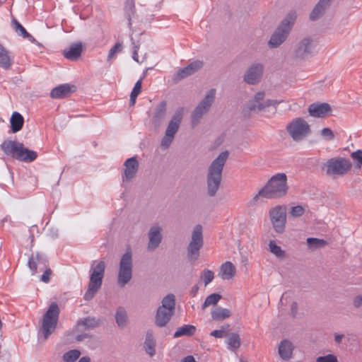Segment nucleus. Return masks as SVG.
Wrapping results in <instances>:
<instances>
[{"label":"nucleus","instance_id":"nucleus-13","mask_svg":"<svg viewBox=\"0 0 362 362\" xmlns=\"http://www.w3.org/2000/svg\"><path fill=\"white\" fill-rule=\"evenodd\" d=\"M269 217L274 230L277 233H283L286 223V209L284 206H276L269 211Z\"/></svg>","mask_w":362,"mask_h":362},{"label":"nucleus","instance_id":"nucleus-38","mask_svg":"<svg viewBox=\"0 0 362 362\" xmlns=\"http://www.w3.org/2000/svg\"><path fill=\"white\" fill-rule=\"evenodd\" d=\"M269 250L276 257L279 258H285L286 252L281 247L276 244L274 240H270L269 243Z\"/></svg>","mask_w":362,"mask_h":362},{"label":"nucleus","instance_id":"nucleus-50","mask_svg":"<svg viewBox=\"0 0 362 362\" xmlns=\"http://www.w3.org/2000/svg\"><path fill=\"white\" fill-rule=\"evenodd\" d=\"M321 136L328 141L332 140L334 138L332 130L328 127L323 128L321 130Z\"/></svg>","mask_w":362,"mask_h":362},{"label":"nucleus","instance_id":"nucleus-15","mask_svg":"<svg viewBox=\"0 0 362 362\" xmlns=\"http://www.w3.org/2000/svg\"><path fill=\"white\" fill-rule=\"evenodd\" d=\"M148 238L147 249L148 251H154L162 242V228L158 223L153 224L148 230Z\"/></svg>","mask_w":362,"mask_h":362},{"label":"nucleus","instance_id":"nucleus-25","mask_svg":"<svg viewBox=\"0 0 362 362\" xmlns=\"http://www.w3.org/2000/svg\"><path fill=\"white\" fill-rule=\"evenodd\" d=\"M76 90V86L64 83L54 88L50 93V96L52 98L60 99L64 98L69 95L71 92Z\"/></svg>","mask_w":362,"mask_h":362},{"label":"nucleus","instance_id":"nucleus-21","mask_svg":"<svg viewBox=\"0 0 362 362\" xmlns=\"http://www.w3.org/2000/svg\"><path fill=\"white\" fill-rule=\"evenodd\" d=\"M83 50V45L81 42H74L63 50V55L70 61H77L81 57Z\"/></svg>","mask_w":362,"mask_h":362},{"label":"nucleus","instance_id":"nucleus-28","mask_svg":"<svg viewBox=\"0 0 362 362\" xmlns=\"http://www.w3.org/2000/svg\"><path fill=\"white\" fill-rule=\"evenodd\" d=\"M235 267L230 262H226L223 263L220 268L219 274L223 279H230L235 274Z\"/></svg>","mask_w":362,"mask_h":362},{"label":"nucleus","instance_id":"nucleus-47","mask_svg":"<svg viewBox=\"0 0 362 362\" xmlns=\"http://www.w3.org/2000/svg\"><path fill=\"white\" fill-rule=\"evenodd\" d=\"M44 267L40 268V270H42ZM45 270L44 272V274L40 276V280L44 283H48L50 281V276L52 274V269L48 267V265L45 267Z\"/></svg>","mask_w":362,"mask_h":362},{"label":"nucleus","instance_id":"nucleus-51","mask_svg":"<svg viewBox=\"0 0 362 362\" xmlns=\"http://www.w3.org/2000/svg\"><path fill=\"white\" fill-rule=\"evenodd\" d=\"M305 212V209L302 206L298 205L296 206H293L291 210V214L293 217H299L301 216Z\"/></svg>","mask_w":362,"mask_h":362},{"label":"nucleus","instance_id":"nucleus-10","mask_svg":"<svg viewBox=\"0 0 362 362\" xmlns=\"http://www.w3.org/2000/svg\"><path fill=\"white\" fill-rule=\"evenodd\" d=\"M351 161L345 158H332L325 163L326 173L329 175H344L351 168Z\"/></svg>","mask_w":362,"mask_h":362},{"label":"nucleus","instance_id":"nucleus-12","mask_svg":"<svg viewBox=\"0 0 362 362\" xmlns=\"http://www.w3.org/2000/svg\"><path fill=\"white\" fill-rule=\"evenodd\" d=\"M265 92L259 91L250 100L247 105V109L249 112H258L264 110L266 107L274 106L276 107L283 100L267 99L264 100Z\"/></svg>","mask_w":362,"mask_h":362},{"label":"nucleus","instance_id":"nucleus-58","mask_svg":"<svg viewBox=\"0 0 362 362\" xmlns=\"http://www.w3.org/2000/svg\"><path fill=\"white\" fill-rule=\"evenodd\" d=\"M92 337L91 334H89L88 333H81L76 337V340L77 341H81L84 340L85 339H90Z\"/></svg>","mask_w":362,"mask_h":362},{"label":"nucleus","instance_id":"nucleus-17","mask_svg":"<svg viewBox=\"0 0 362 362\" xmlns=\"http://www.w3.org/2000/svg\"><path fill=\"white\" fill-rule=\"evenodd\" d=\"M309 115L313 117H325L332 112V107L327 103H314L308 106Z\"/></svg>","mask_w":362,"mask_h":362},{"label":"nucleus","instance_id":"nucleus-32","mask_svg":"<svg viewBox=\"0 0 362 362\" xmlns=\"http://www.w3.org/2000/svg\"><path fill=\"white\" fill-rule=\"evenodd\" d=\"M231 315L230 310L218 307L211 312V317L216 321H222Z\"/></svg>","mask_w":362,"mask_h":362},{"label":"nucleus","instance_id":"nucleus-3","mask_svg":"<svg viewBox=\"0 0 362 362\" xmlns=\"http://www.w3.org/2000/svg\"><path fill=\"white\" fill-rule=\"evenodd\" d=\"M287 176L284 173L273 175L261 189L266 199H277L285 196L288 192Z\"/></svg>","mask_w":362,"mask_h":362},{"label":"nucleus","instance_id":"nucleus-27","mask_svg":"<svg viewBox=\"0 0 362 362\" xmlns=\"http://www.w3.org/2000/svg\"><path fill=\"white\" fill-rule=\"evenodd\" d=\"M294 346L288 339L282 340L279 345V354L283 360H289L293 354Z\"/></svg>","mask_w":362,"mask_h":362},{"label":"nucleus","instance_id":"nucleus-40","mask_svg":"<svg viewBox=\"0 0 362 362\" xmlns=\"http://www.w3.org/2000/svg\"><path fill=\"white\" fill-rule=\"evenodd\" d=\"M227 343L230 346H231L234 349L239 348L241 344V341L239 334L237 333L229 334Z\"/></svg>","mask_w":362,"mask_h":362},{"label":"nucleus","instance_id":"nucleus-36","mask_svg":"<svg viewBox=\"0 0 362 362\" xmlns=\"http://www.w3.org/2000/svg\"><path fill=\"white\" fill-rule=\"evenodd\" d=\"M116 322L120 328H124L127 325V314L125 309L123 307H119L115 313Z\"/></svg>","mask_w":362,"mask_h":362},{"label":"nucleus","instance_id":"nucleus-39","mask_svg":"<svg viewBox=\"0 0 362 362\" xmlns=\"http://www.w3.org/2000/svg\"><path fill=\"white\" fill-rule=\"evenodd\" d=\"M80 356V351L77 349H72L64 354L62 358L65 362H75Z\"/></svg>","mask_w":362,"mask_h":362},{"label":"nucleus","instance_id":"nucleus-57","mask_svg":"<svg viewBox=\"0 0 362 362\" xmlns=\"http://www.w3.org/2000/svg\"><path fill=\"white\" fill-rule=\"evenodd\" d=\"M262 197L265 198L264 194H261V189L259 191V192L250 200V204L251 206L255 205L257 202L259 200V198Z\"/></svg>","mask_w":362,"mask_h":362},{"label":"nucleus","instance_id":"nucleus-7","mask_svg":"<svg viewBox=\"0 0 362 362\" xmlns=\"http://www.w3.org/2000/svg\"><path fill=\"white\" fill-rule=\"evenodd\" d=\"M132 268V252L131 248L128 247L119 262L117 284L121 287L124 286L131 280Z\"/></svg>","mask_w":362,"mask_h":362},{"label":"nucleus","instance_id":"nucleus-9","mask_svg":"<svg viewBox=\"0 0 362 362\" xmlns=\"http://www.w3.org/2000/svg\"><path fill=\"white\" fill-rule=\"evenodd\" d=\"M216 95V89L211 88L195 107L191 115V123L192 127L197 126L204 115L209 111L212 105Z\"/></svg>","mask_w":362,"mask_h":362},{"label":"nucleus","instance_id":"nucleus-46","mask_svg":"<svg viewBox=\"0 0 362 362\" xmlns=\"http://www.w3.org/2000/svg\"><path fill=\"white\" fill-rule=\"evenodd\" d=\"M189 76H191V74L185 66L182 69H179V71L175 75L174 81L175 82H178V81L187 78Z\"/></svg>","mask_w":362,"mask_h":362},{"label":"nucleus","instance_id":"nucleus-45","mask_svg":"<svg viewBox=\"0 0 362 362\" xmlns=\"http://www.w3.org/2000/svg\"><path fill=\"white\" fill-rule=\"evenodd\" d=\"M12 23L15 31L23 37L28 35V32L25 28L16 19L13 18Z\"/></svg>","mask_w":362,"mask_h":362},{"label":"nucleus","instance_id":"nucleus-55","mask_svg":"<svg viewBox=\"0 0 362 362\" xmlns=\"http://www.w3.org/2000/svg\"><path fill=\"white\" fill-rule=\"evenodd\" d=\"M10 354L6 350L1 351V346L0 345V362H8Z\"/></svg>","mask_w":362,"mask_h":362},{"label":"nucleus","instance_id":"nucleus-30","mask_svg":"<svg viewBox=\"0 0 362 362\" xmlns=\"http://www.w3.org/2000/svg\"><path fill=\"white\" fill-rule=\"evenodd\" d=\"M12 64L10 52L0 43V67L8 69Z\"/></svg>","mask_w":362,"mask_h":362},{"label":"nucleus","instance_id":"nucleus-6","mask_svg":"<svg viewBox=\"0 0 362 362\" xmlns=\"http://www.w3.org/2000/svg\"><path fill=\"white\" fill-rule=\"evenodd\" d=\"M292 17L287 16L272 35L268 46L271 49L279 47L287 39L292 28Z\"/></svg>","mask_w":362,"mask_h":362},{"label":"nucleus","instance_id":"nucleus-2","mask_svg":"<svg viewBox=\"0 0 362 362\" xmlns=\"http://www.w3.org/2000/svg\"><path fill=\"white\" fill-rule=\"evenodd\" d=\"M0 147L5 155L19 161L30 163L37 157V152L25 148L23 143L17 141L5 140Z\"/></svg>","mask_w":362,"mask_h":362},{"label":"nucleus","instance_id":"nucleus-1","mask_svg":"<svg viewBox=\"0 0 362 362\" xmlns=\"http://www.w3.org/2000/svg\"><path fill=\"white\" fill-rule=\"evenodd\" d=\"M228 156L229 153L228 151L221 152L208 168L206 173V194L210 197H215L220 188L223 167Z\"/></svg>","mask_w":362,"mask_h":362},{"label":"nucleus","instance_id":"nucleus-42","mask_svg":"<svg viewBox=\"0 0 362 362\" xmlns=\"http://www.w3.org/2000/svg\"><path fill=\"white\" fill-rule=\"evenodd\" d=\"M105 270V263L104 261H100L96 266L92 268L91 274L100 276L103 279Z\"/></svg>","mask_w":362,"mask_h":362},{"label":"nucleus","instance_id":"nucleus-31","mask_svg":"<svg viewBox=\"0 0 362 362\" xmlns=\"http://www.w3.org/2000/svg\"><path fill=\"white\" fill-rule=\"evenodd\" d=\"M195 332V326L191 325H185L177 328V331L174 333V337L178 338L182 336L191 337L194 334Z\"/></svg>","mask_w":362,"mask_h":362},{"label":"nucleus","instance_id":"nucleus-8","mask_svg":"<svg viewBox=\"0 0 362 362\" xmlns=\"http://www.w3.org/2000/svg\"><path fill=\"white\" fill-rule=\"evenodd\" d=\"M204 245L203 228L200 224L197 225L192 233L191 240L187 247V258L192 262L198 259L200 250Z\"/></svg>","mask_w":362,"mask_h":362},{"label":"nucleus","instance_id":"nucleus-62","mask_svg":"<svg viewBox=\"0 0 362 362\" xmlns=\"http://www.w3.org/2000/svg\"><path fill=\"white\" fill-rule=\"evenodd\" d=\"M298 310V304L296 302H293L291 307V311L293 317H295Z\"/></svg>","mask_w":362,"mask_h":362},{"label":"nucleus","instance_id":"nucleus-48","mask_svg":"<svg viewBox=\"0 0 362 362\" xmlns=\"http://www.w3.org/2000/svg\"><path fill=\"white\" fill-rule=\"evenodd\" d=\"M316 362H338L337 357L334 354H327L322 356H318Z\"/></svg>","mask_w":362,"mask_h":362},{"label":"nucleus","instance_id":"nucleus-18","mask_svg":"<svg viewBox=\"0 0 362 362\" xmlns=\"http://www.w3.org/2000/svg\"><path fill=\"white\" fill-rule=\"evenodd\" d=\"M102 284L103 278L90 273L88 288L83 296L84 300L86 301L92 300L100 288Z\"/></svg>","mask_w":362,"mask_h":362},{"label":"nucleus","instance_id":"nucleus-26","mask_svg":"<svg viewBox=\"0 0 362 362\" xmlns=\"http://www.w3.org/2000/svg\"><path fill=\"white\" fill-rule=\"evenodd\" d=\"M175 313L158 307L155 316V325L158 327H163L170 321Z\"/></svg>","mask_w":362,"mask_h":362},{"label":"nucleus","instance_id":"nucleus-37","mask_svg":"<svg viewBox=\"0 0 362 362\" xmlns=\"http://www.w3.org/2000/svg\"><path fill=\"white\" fill-rule=\"evenodd\" d=\"M307 244L310 249L315 250L325 247L327 242L323 239H319L316 238H308L307 239Z\"/></svg>","mask_w":362,"mask_h":362},{"label":"nucleus","instance_id":"nucleus-29","mask_svg":"<svg viewBox=\"0 0 362 362\" xmlns=\"http://www.w3.org/2000/svg\"><path fill=\"white\" fill-rule=\"evenodd\" d=\"M10 123L11 132L16 133L23 128L24 118L19 112H14L11 117Z\"/></svg>","mask_w":362,"mask_h":362},{"label":"nucleus","instance_id":"nucleus-61","mask_svg":"<svg viewBox=\"0 0 362 362\" xmlns=\"http://www.w3.org/2000/svg\"><path fill=\"white\" fill-rule=\"evenodd\" d=\"M344 337V335L342 334H334V341L337 344H340L342 341V339Z\"/></svg>","mask_w":362,"mask_h":362},{"label":"nucleus","instance_id":"nucleus-44","mask_svg":"<svg viewBox=\"0 0 362 362\" xmlns=\"http://www.w3.org/2000/svg\"><path fill=\"white\" fill-rule=\"evenodd\" d=\"M214 278V273L207 269L202 271L201 279L204 281L205 286L208 285Z\"/></svg>","mask_w":362,"mask_h":362},{"label":"nucleus","instance_id":"nucleus-63","mask_svg":"<svg viewBox=\"0 0 362 362\" xmlns=\"http://www.w3.org/2000/svg\"><path fill=\"white\" fill-rule=\"evenodd\" d=\"M23 38H26L28 39L29 41H30L31 42H33V43H36L37 45H40V44L35 39V37L31 35L29 33H28V35L27 36H24Z\"/></svg>","mask_w":362,"mask_h":362},{"label":"nucleus","instance_id":"nucleus-5","mask_svg":"<svg viewBox=\"0 0 362 362\" xmlns=\"http://www.w3.org/2000/svg\"><path fill=\"white\" fill-rule=\"evenodd\" d=\"M286 130L296 142L305 139L312 132L310 125L303 117L293 119L287 124Z\"/></svg>","mask_w":362,"mask_h":362},{"label":"nucleus","instance_id":"nucleus-19","mask_svg":"<svg viewBox=\"0 0 362 362\" xmlns=\"http://www.w3.org/2000/svg\"><path fill=\"white\" fill-rule=\"evenodd\" d=\"M37 264L40 267L42 266L43 267H46L48 265V259L47 257L39 252H37L35 255L32 254L28 262V266L33 275L35 274L38 272Z\"/></svg>","mask_w":362,"mask_h":362},{"label":"nucleus","instance_id":"nucleus-52","mask_svg":"<svg viewBox=\"0 0 362 362\" xmlns=\"http://www.w3.org/2000/svg\"><path fill=\"white\" fill-rule=\"evenodd\" d=\"M142 79H143V78H140L135 83V85L133 88V90L130 94L131 95H133V97H137L140 94V93L141 91V88H142V86H141Z\"/></svg>","mask_w":362,"mask_h":362},{"label":"nucleus","instance_id":"nucleus-34","mask_svg":"<svg viewBox=\"0 0 362 362\" xmlns=\"http://www.w3.org/2000/svg\"><path fill=\"white\" fill-rule=\"evenodd\" d=\"M159 307L162 308V309H166L170 310V312L175 313V296H174V294L170 293L165 296L161 301V305H160Z\"/></svg>","mask_w":362,"mask_h":362},{"label":"nucleus","instance_id":"nucleus-43","mask_svg":"<svg viewBox=\"0 0 362 362\" xmlns=\"http://www.w3.org/2000/svg\"><path fill=\"white\" fill-rule=\"evenodd\" d=\"M203 62L200 60H196L188 64L186 68L189 71L191 75L197 72L203 66Z\"/></svg>","mask_w":362,"mask_h":362},{"label":"nucleus","instance_id":"nucleus-20","mask_svg":"<svg viewBox=\"0 0 362 362\" xmlns=\"http://www.w3.org/2000/svg\"><path fill=\"white\" fill-rule=\"evenodd\" d=\"M167 110V103L162 100L155 108L154 114L152 117V124L156 129H158L163 124Z\"/></svg>","mask_w":362,"mask_h":362},{"label":"nucleus","instance_id":"nucleus-54","mask_svg":"<svg viewBox=\"0 0 362 362\" xmlns=\"http://www.w3.org/2000/svg\"><path fill=\"white\" fill-rule=\"evenodd\" d=\"M174 139V137L171 136H168L165 134V136H163V138L162 139V141H161V146L163 147H164L165 148H168L172 141H173Z\"/></svg>","mask_w":362,"mask_h":362},{"label":"nucleus","instance_id":"nucleus-16","mask_svg":"<svg viewBox=\"0 0 362 362\" xmlns=\"http://www.w3.org/2000/svg\"><path fill=\"white\" fill-rule=\"evenodd\" d=\"M124 172L122 175V181L129 182L135 177L139 168L136 156L127 159L124 163Z\"/></svg>","mask_w":362,"mask_h":362},{"label":"nucleus","instance_id":"nucleus-60","mask_svg":"<svg viewBox=\"0 0 362 362\" xmlns=\"http://www.w3.org/2000/svg\"><path fill=\"white\" fill-rule=\"evenodd\" d=\"M133 48H134V50H133V53H132V58L134 61L139 62L138 50L139 49V46L134 45Z\"/></svg>","mask_w":362,"mask_h":362},{"label":"nucleus","instance_id":"nucleus-11","mask_svg":"<svg viewBox=\"0 0 362 362\" xmlns=\"http://www.w3.org/2000/svg\"><path fill=\"white\" fill-rule=\"evenodd\" d=\"M317 41L310 37L300 40L295 46L293 57L297 59H305L316 52Z\"/></svg>","mask_w":362,"mask_h":362},{"label":"nucleus","instance_id":"nucleus-22","mask_svg":"<svg viewBox=\"0 0 362 362\" xmlns=\"http://www.w3.org/2000/svg\"><path fill=\"white\" fill-rule=\"evenodd\" d=\"M182 115L183 113L182 110H178L175 112L171 119L170 120L165 132V134H166L168 136H171L173 137H175V135L177 132L180 125L181 124Z\"/></svg>","mask_w":362,"mask_h":362},{"label":"nucleus","instance_id":"nucleus-14","mask_svg":"<svg viewBox=\"0 0 362 362\" xmlns=\"http://www.w3.org/2000/svg\"><path fill=\"white\" fill-rule=\"evenodd\" d=\"M264 66L257 63L252 64L244 75V81L250 85L257 84L263 75Z\"/></svg>","mask_w":362,"mask_h":362},{"label":"nucleus","instance_id":"nucleus-41","mask_svg":"<svg viewBox=\"0 0 362 362\" xmlns=\"http://www.w3.org/2000/svg\"><path fill=\"white\" fill-rule=\"evenodd\" d=\"M221 298V295L218 293H212L208 296L202 305V309L204 310L211 305H216Z\"/></svg>","mask_w":362,"mask_h":362},{"label":"nucleus","instance_id":"nucleus-59","mask_svg":"<svg viewBox=\"0 0 362 362\" xmlns=\"http://www.w3.org/2000/svg\"><path fill=\"white\" fill-rule=\"evenodd\" d=\"M354 305L356 308L362 306V296H358L354 298Z\"/></svg>","mask_w":362,"mask_h":362},{"label":"nucleus","instance_id":"nucleus-64","mask_svg":"<svg viewBox=\"0 0 362 362\" xmlns=\"http://www.w3.org/2000/svg\"><path fill=\"white\" fill-rule=\"evenodd\" d=\"M182 362H196V361L192 356H187L182 360Z\"/></svg>","mask_w":362,"mask_h":362},{"label":"nucleus","instance_id":"nucleus-23","mask_svg":"<svg viewBox=\"0 0 362 362\" xmlns=\"http://www.w3.org/2000/svg\"><path fill=\"white\" fill-rule=\"evenodd\" d=\"M101 320L95 317L88 316L78 320L76 323V329L78 332H83L87 329H93L99 327Z\"/></svg>","mask_w":362,"mask_h":362},{"label":"nucleus","instance_id":"nucleus-53","mask_svg":"<svg viewBox=\"0 0 362 362\" xmlns=\"http://www.w3.org/2000/svg\"><path fill=\"white\" fill-rule=\"evenodd\" d=\"M226 328L222 326L221 329H216L210 333V335L216 338H222L225 336Z\"/></svg>","mask_w":362,"mask_h":362},{"label":"nucleus","instance_id":"nucleus-49","mask_svg":"<svg viewBox=\"0 0 362 362\" xmlns=\"http://www.w3.org/2000/svg\"><path fill=\"white\" fill-rule=\"evenodd\" d=\"M122 50V45L120 42H117L109 51L107 59L110 60L115 57V54Z\"/></svg>","mask_w":362,"mask_h":362},{"label":"nucleus","instance_id":"nucleus-4","mask_svg":"<svg viewBox=\"0 0 362 362\" xmlns=\"http://www.w3.org/2000/svg\"><path fill=\"white\" fill-rule=\"evenodd\" d=\"M60 310L57 303H52L42 320V325L40 327L38 336L41 335L44 341L54 332L59 320Z\"/></svg>","mask_w":362,"mask_h":362},{"label":"nucleus","instance_id":"nucleus-35","mask_svg":"<svg viewBox=\"0 0 362 362\" xmlns=\"http://www.w3.org/2000/svg\"><path fill=\"white\" fill-rule=\"evenodd\" d=\"M155 347L156 341L153 339L152 334L150 332H147L144 341L145 351L149 356H153L156 354Z\"/></svg>","mask_w":362,"mask_h":362},{"label":"nucleus","instance_id":"nucleus-33","mask_svg":"<svg viewBox=\"0 0 362 362\" xmlns=\"http://www.w3.org/2000/svg\"><path fill=\"white\" fill-rule=\"evenodd\" d=\"M136 13L134 0H126L124 5V13L128 20V26L132 27V18Z\"/></svg>","mask_w":362,"mask_h":362},{"label":"nucleus","instance_id":"nucleus-24","mask_svg":"<svg viewBox=\"0 0 362 362\" xmlns=\"http://www.w3.org/2000/svg\"><path fill=\"white\" fill-rule=\"evenodd\" d=\"M333 0H320L315 6L310 14V21H315L320 19L329 8Z\"/></svg>","mask_w":362,"mask_h":362},{"label":"nucleus","instance_id":"nucleus-56","mask_svg":"<svg viewBox=\"0 0 362 362\" xmlns=\"http://www.w3.org/2000/svg\"><path fill=\"white\" fill-rule=\"evenodd\" d=\"M351 158L357 162L362 163V150H357L352 153Z\"/></svg>","mask_w":362,"mask_h":362}]
</instances>
